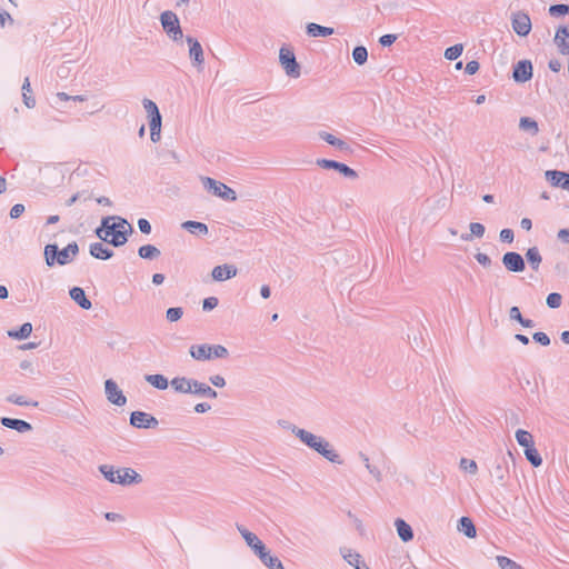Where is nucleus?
<instances>
[{
  "label": "nucleus",
  "mask_w": 569,
  "mask_h": 569,
  "mask_svg": "<svg viewBox=\"0 0 569 569\" xmlns=\"http://www.w3.org/2000/svg\"><path fill=\"white\" fill-rule=\"evenodd\" d=\"M133 232L131 224L119 216L102 218L101 224L96 230L97 237L114 247L127 243L128 236Z\"/></svg>",
  "instance_id": "nucleus-1"
},
{
  "label": "nucleus",
  "mask_w": 569,
  "mask_h": 569,
  "mask_svg": "<svg viewBox=\"0 0 569 569\" xmlns=\"http://www.w3.org/2000/svg\"><path fill=\"white\" fill-rule=\"evenodd\" d=\"M288 428L289 431H291L308 448L315 450L317 453L332 463L342 465L343 460L341 459V456L325 438L295 425H290Z\"/></svg>",
  "instance_id": "nucleus-2"
},
{
  "label": "nucleus",
  "mask_w": 569,
  "mask_h": 569,
  "mask_svg": "<svg viewBox=\"0 0 569 569\" xmlns=\"http://www.w3.org/2000/svg\"><path fill=\"white\" fill-rule=\"evenodd\" d=\"M99 471L111 483L130 486L142 482V477L132 468H116L112 465H101L99 466Z\"/></svg>",
  "instance_id": "nucleus-3"
},
{
  "label": "nucleus",
  "mask_w": 569,
  "mask_h": 569,
  "mask_svg": "<svg viewBox=\"0 0 569 569\" xmlns=\"http://www.w3.org/2000/svg\"><path fill=\"white\" fill-rule=\"evenodd\" d=\"M79 252V247L77 242L69 243L62 250H59L57 244H47L44 247V259L46 263L49 267L54 266L56 263L60 266H64L73 261Z\"/></svg>",
  "instance_id": "nucleus-4"
},
{
  "label": "nucleus",
  "mask_w": 569,
  "mask_h": 569,
  "mask_svg": "<svg viewBox=\"0 0 569 569\" xmlns=\"http://www.w3.org/2000/svg\"><path fill=\"white\" fill-rule=\"evenodd\" d=\"M190 356L197 361L222 359L229 356V351L221 345H192L189 349Z\"/></svg>",
  "instance_id": "nucleus-5"
},
{
  "label": "nucleus",
  "mask_w": 569,
  "mask_h": 569,
  "mask_svg": "<svg viewBox=\"0 0 569 569\" xmlns=\"http://www.w3.org/2000/svg\"><path fill=\"white\" fill-rule=\"evenodd\" d=\"M201 182L204 189L214 194L216 197H219L227 201L237 200L236 191L232 188L224 184L223 182L214 180L210 177H201Z\"/></svg>",
  "instance_id": "nucleus-6"
},
{
  "label": "nucleus",
  "mask_w": 569,
  "mask_h": 569,
  "mask_svg": "<svg viewBox=\"0 0 569 569\" xmlns=\"http://www.w3.org/2000/svg\"><path fill=\"white\" fill-rule=\"evenodd\" d=\"M279 61L287 76L299 78L301 74L300 66L290 48L282 47L279 51Z\"/></svg>",
  "instance_id": "nucleus-7"
},
{
  "label": "nucleus",
  "mask_w": 569,
  "mask_h": 569,
  "mask_svg": "<svg viewBox=\"0 0 569 569\" xmlns=\"http://www.w3.org/2000/svg\"><path fill=\"white\" fill-rule=\"evenodd\" d=\"M160 21L166 33L173 40H180L183 37L179 19L172 11H164L160 16Z\"/></svg>",
  "instance_id": "nucleus-8"
},
{
  "label": "nucleus",
  "mask_w": 569,
  "mask_h": 569,
  "mask_svg": "<svg viewBox=\"0 0 569 569\" xmlns=\"http://www.w3.org/2000/svg\"><path fill=\"white\" fill-rule=\"evenodd\" d=\"M512 30L520 37H526L531 31V20L528 13L517 11L511 14Z\"/></svg>",
  "instance_id": "nucleus-9"
},
{
  "label": "nucleus",
  "mask_w": 569,
  "mask_h": 569,
  "mask_svg": "<svg viewBox=\"0 0 569 569\" xmlns=\"http://www.w3.org/2000/svg\"><path fill=\"white\" fill-rule=\"evenodd\" d=\"M187 43L189 44V57L192 61V64L198 69L202 70L204 63V54L203 49L200 42L190 36L186 38Z\"/></svg>",
  "instance_id": "nucleus-10"
},
{
  "label": "nucleus",
  "mask_w": 569,
  "mask_h": 569,
  "mask_svg": "<svg viewBox=\"0 0 569 569\" xmlns=\"http://www.w3.org/2000/svg\"><path fill=\"white\" fill-rule=\"evenodd\" d=\"M142 104L149 118L150 131H161L162 118L157 104L147 98L142 100Z\"/></svg>",
  "instance_id": "nucleus-11"
},
{
  "label": "nucleus",
  "mask_w": 569,
  "mask_h": 569,
  "mask_svg": "<svg viewBox=\"0 0 569 569\" xmlns=\"http://www.w3.org/2000/svg\"><path fill=\"white\" fill-rule=\"evenodd\" d=\"M104 392L108 401L111 403L122 407L127 403V398L118 387L117 382L112 379H107L104 382Z\"/></svg>",
  "instance_id": "nucleus-12"
},
{
  "label": "nucleus",
  "mask_w": 569,
  "mask_h": 569,
  "mask_svg": "<svg viewBox=\"0 0 569 569\" xmlns=\"http://www.w3.org/2000/svg\"><path fill=\"white\" fill-rule=\"evenodd\" d=\"M317 164L322 169H335L346 178L356 179L358 173L347 164L329 159H318Z\"/></svg>",
  "instance_id": "nucleus-13"
},
{
  "label": "nucleus",
  "mask_w": 569,
  "mask_h": 569,
  "mask_svg": "<svg viewBox=\"0 0 569 569\" xmlns=\"http://www.w3.org/2000/svg\"><path fill=\"white\" fill-rule=\"evenodd\" d=\"M130 423L140 429L156 428L158 420L156 417L143 411H133L130 416Z\"/></svg>",
  "instance_id": "nucleus-14"
},
{
  "label": "nucleus",
  "mask_w": 569,
  "mask_h": 569,
  "mask_svg": "<svg viewBox=\"0 0 569 569\" xmlns=\"http://www.w3.org/2000/svg\"><path fill=\"white\" fill-rule=\"evenodd\" d=\"M502 264L511 272H522L526 268L525 260L521 254L513 251L503 254Z\"/></svg>",
  "instance_id": "nucleus-15"
},
{
  "label": "nucleus",
  "mask_w": 569,
  "mask_h": 569,
  "mask_svg": "<svg viewBox=\"0 0 569 569\" xmlns=\"http://www.w3.org/2000/svg\"><path fill=\"white\" fill-rule=\"evenodd\" d=\"M512 77L517 82H526L532 77V64L529 60L519 61L515 68Z\"/></svg>",
  "instance_id": "nucleus-16"
},
{
  "label": "nucleus",
  "mask_w": 569,
  "mask_h": 569,
  "mask_svg": "<svg viewBox=\"0 0 569 569\" xmlns=\"http://www.w3.org/2000/svg\"><path fill=\"white\" fill-rule=\"evenodd\" d=\"M237 268L233 264H221L212 269L211 276L214 281H224L237 276Z\"/></svg>",
  "instance_id": "nucleus-17"
},
{
  "label": "nucleus",
  "mask_w": 569,
  "mask_h": 569,
  "mask_svg": "<svg viewBox=\"0 0 569 569\" xmlns=\"http://www.w3.org/2000/svg\"><path fill=\"white\" fill-rule=\"evenodd\" d=\"M547 180L556 187H561L563 190L569 191V173L557 170L546 171Z\"/></svg>",
  "instance_id": "nucleus-18"
},
{
  "label": "nucleus",
  "mask_w": 569,
  "mask_h": 569,
  "mask_svg": "<svg viewBox=\"0 0 569 569\" xmlns=\"http://www.w3.org/2000/svg\"><path fill=\"white\" fill-rule=\"evenodd\" d=\"M192 396L200 397V398H209V399H216L218 397V393L214 389H212L209 385L201 382L197 379L192 380Z\"/></svg>",
  "instance_id": "nucleus-19"
},
{
  "label": "nucleus",
  "mask_w": 569,
  "mask_h": 569,
  "mask_svg": "<svg viewBox=\"0 0 569 569\" xmlns=\"http://www.w3.org/2000/svg\"><path fill=\"white\" fill-rule=\"evenodd\" d=\"M319 138L329 143L330 146L335 147L341 152L345 153H351L352 149L351 147L342 139L337 138L336 136L327 132V131H320L318 133Z\"/></svg>",
  "instance_id": "nucleus-20"
},
{
  "label": "nucleus",
  "mask_w": 569,
  "mask_h": 569,
  "mask_svg": "<svg viewBox=\"0 0 569 569\" xmlns=\"http://www.w3.org/2000/svg\"><path fill=\"white\" fill-rule=\"evenodd\" d=\"M0 422L6 428L13 429L20 433H26L32 430V426L29 422L20 419L3 417L0 419Z\"/></svg>",
  "instance_id": "nucleus-21"
},
{
  "label": "nucleus",
  "mask_w": 569,
  "mask_h": 569,
  "mask_svg": "<svg viewBox=\"0 0 569 569\" xmlns=\"http://www.w3.org/2000/svg\"><path fill=\"white\" fill-rule=\"evenodd\" d=\"M555 42L561 54L569 53V27H562L557 30Z\"/></svg>",
  "instance_id": "nucleus-22"
},
{
  "label": "nucleus",
  "mask_w": 569,
  "mask_h": 569,
  "mask_svg": "<svg viewBox=\"0 0 569 569\" xmlns=\"http://www.w3.org/2000/svg\"><path fill=\"white\" fill-rule=\"evenodd\" d=\"M192 380L193 378L187 377H174L170 381L171 388L178 393L191 395L192 392Z\"/></svg>",
  "instance_id": "nucleus-23"
},
{
  "label": "nucleus",
  "mask_w": 569,
  "mask_h": 569,
  "mask_svg": "<svg viewBox=\"0 0 569 569\" xmlns=\"http://www.w3.org/2000/svg\"><path fill=\"white\" fill-rule=\"evenodd\" d=\"M71 299L78 303L82 309L89 310L92 307L91 301L86 297L84 290L80 287H73L70 290Z\"/></svg>",
  "instance_id": "nucleus-24"
},
{
  "label": "nucleus",
  "mask_w": 569,
  "mask_h": 569,
  "mask_svg": "<svg viewBox=\"0 0 569 569\" xmlns=\"http://www.w3.org/2000/svg\"><path fill=\"white\" fill-rule=\"evenodd\" d=\"M395 526H396L399 538L403 542H408V541L412 540L413 531H412L411 527L403 519L398 518L395 521Z\"/></svg>",
  "instance_id": "nucleus-25"
},
{
  "label": "nucleus",
  "mask_w": 569,
  "mask_h": 569,
  "mask_svg": "<svg viewBox=\"0 0 569 569\" xmlns=\"http://www.w3.org/2000/svg\"><path fill=\"white\" fill-rule=\"evenodd\" d=\"M90 254L96 259L107 260L113 256V252L101 242H94L90 244Z\"/></svg>",
  "instance_id": "nucleus-26"
},
{
  "label": "nucleus",
  "mask_w": 569,
  "mask_h": 569,
  "mask_svg": "<svg viewBox=\"0 0 569 569\" xmlns=\"http://www.w3.org/2000/svg\"><path fill=\"white\" fill-rule=\"evenodd\" d=\"M333 28L323 27L313 22L307 24V33L310 37H329L333 34Z\"/></svg>",
  "instance_id": "nucleus-27"
},
{
  "label": "nucleus",
  "mask_w": 569,
  "mask_h": 569,
  "mask_svg": "<svg viewBox=\"0 0 569 569\" xmlns=\"http://www.w3.org/2000/svg\"><path fill=\"white\" fill-rule=\"evenodd\" d=\"M144 379L148 383H150L152 387L159 390H166L169 386L168 379L160 373L147 375Z\"/></svg>",
  "instance_id": "nucleus-28"
},
{
  "label": "nucleus",
  "mask_w": 569,
  "mask_h": 569,
  "mask_svg": "<svg viewBox=\"0 0 569 569\" xmlns=\"http://www.w3.org/2000/svg\"><path fill=\"white\" fill-rule=\"evenodd\" d=\"M470 233H462L461 240L463 241H470L472 237L476 238H482L486 231V228L482 223L479 222H471L469 224Z\"/></svg>",
  "instance_id": "nucleus-29"
},
{
  "label": "nucleus",
  "mask_w": 569,
  "mask_h": 569,
  "mask_svg": "<svg viewBox=\"0 0 569 569\" xmlns=\"http://www.w3.org/2000/svg\"><path fill=\"white\" fill-rule=\"evenodd\" d=\"M526 259L530 267L537 271L539 269V266L542 261V257L540 254V251L537 247H531L526 252Z\"/></svg>",
  "instance_id": "nucleus-30"
},
{
  "label": "nucleus",
  "mask_w": 569,
  "mask_h": 569,
  "mask_svg": "<svg viewBox=\"0 0 569 569\" xmlns=\"http://www.w3.org/2000/svg\"><path fill=\"white\" fill-rule=\"evenodd\" d=\"M519 128L523 131L529 132L531 136H536L539 132L538 122L529 117H521L519 120Z\"/></svg>",
  "instance_id": "nucleus-31"
},
{
  "label": "nucleus",
  "mask_w": 569,
  "mask_h": 569,
  "mask_svg": "<svg viewBox=\"0 0 569 569\" xmlns=\"http://www.w3.org/2000/svg\"><path fill=\"white\" fill-rule=\"evenodd\" d=\"M459 531L463 532L468 538H475L476 537V527L470 518L468 517H461L459 520Z\"/></svg>",
  "instance_id": "nucleus-32"
},
{
  "label": "nucleus",
  "mask_w": 569,
  "mask_h": 569,
  "mask_svg": "<svg viewBox=\"0 0 569 569\" xmlns=\"http://www.w3.org/2000/svg\"><path fill=\"white\" fill-rule=\"evenodd\" d=\"M182 228L194 234L208 233L207 224L198 221H186L182 223Z\"/></svg>",
  "instance_id": "nucleus-33"
},
{
  "label": "nucleus",
  "mask_w": 569,
  "mask_h": 569,
  "mask_svg": "<svg viewBox=\"0 0 569 569\" xmlns=\"http://www.w3.org/2000/svg\"><path fill=\"white\" fill-rule=\"evenodd\" d=\"M491 477L496 479L498 483L502 485L508 477L507 466L501 462H497L491 469Z\"/></svg>",
  "instance_id": "nucleus-34"
},
{
  "label": "nucleus",
  "mask_w": 569,
  "mask_h": 569,
  "mask_svg": "<svg viewBox=\"0 0 569 569\" xmlns=\"http://www.w3.org/2000/svg\"><path fill=\"white\" fill-rule=\"evenodd\" d=\"M237 529L250 548H252L254 545L257 546V543H260V539L257 537V535L249 531L246 527L237 525Z\"/></svg>",
  "instance_id": "nucleus-35"
},
{
  "label": "nucleus",
  "mask_w": 569,
  "mask_h": 569,
  "mask_svg": "<svg viewBox=\"0 0 569 569\" xmlns=\"http://www.w3.org/2000/svg\"><path fill=\"white\" fill-rule=\"evenodd\" d=\"M32 332V325L30 322L23 323L19 330H11L8 332L9 337L22 340L27 339Z\"/></svg>",
  "instance_id": "nucleus-36"
},
{
  "label": "nucleus",
  "mask_w": 569,
  "mask_h": 569,
  "mask_svg": "<svg viewBox=\"0 0 569 569\" xmlns=\"http://www.w3.org/2000/svg\"><path fill=\"white\" fill-rule=\"evenodd\" d=\"M138 253L142 259H156L160 256V250L152 244H144L139 248Z\"/></svg>",
  "instance_id": "nucleus-37"
},
{
  "label": "nucleus",
  "mask_w": 569,
  "mask_h": 569,
  "mask_svg": "<svg viewBox=\"0 0 569 569\" xmlns=\"http://www.w3.org/2000/svg\"><path fill=\"white\" fill-rule=\"evenodd\" d=\"M516 439L517 442L525 449L532 447L535 445L532 436L528 431L522 429L516 431Z\"/></svg>",
  "instance_id": "nucleus-38"
},
{
  "label": "nucleus",
  "mask_w": 569,
  "mask_h": 569,
  "mask_svg": "<svg viewBox=\"0 0 569 569\" xmlns=\"http://www.w3.org/2000/svg\"><path fill=\"white\" fill-rule=\"evenodd\" d=\"M22 91H23L22 92L23 103L26 104V107L33 108L36 106V100L33 97L30 96L31 86H30L29 78L24 79L23 84H22Z\"/></svg>",
  "instance_id": "nucleus-39"
},
{
  "label": "nucleus",
  "mask_w": 569,
  "mask_h": 569,
  "mask_svg": "<svg viewBox=\"0 0 569 569\" xmlns=\"http://www.w3.org/2000/svg\"><path fill=\"white\" fill-rule=\"evenodd\" d=\"M340 553L342 558L351 566H357L360 562L361 556L358 552H355L353 550L349 548H341Z\"/></svg>",
  "instance_id": "nucleus-40"
},
{
  "label": "nucleus",
  "mask_w": 569,
  "mask_h": 569,
  "mask_svg": "<svg viewBox=\"0 0 569 569\" xmlns=\"http://www.w3.org/2000/svg\"><path fill=\"white\" fill-rule=\"evenodd\" d=\"M261 562L269 569H284L280 559L276 556H271L270 552H266V556L260 558Z\"/></svg>",
  "instance_id": "nucleus-41"
},
{
  "label": "nucleus",
  "mask_w": 569,
  "mask_h": 569,
  "mask_svg": "<svg viewBox=\"0 0 569 569\" xmlns=\"http://www.w3.org/2000/svg\"><path fill=\"white\" fill-rule=\"evenodd\" d=\"M352 58H353V61L359 66L366 63L368 60V51H367L366 47H363V46L356 47L352 51Z\"/></svg>",
  "instance_id": "nucleus-42"
},
{
  "label": "nucleus",
  "mask_w": 569,
  "mask_h": 569,
  "mask_svg": "<svg viewBox=\"0 0 569 569\" xmlns=\"http://www.w3.org/2000/svg\"><path fill=\"white\" fill-rule=\"evenodd\" d=\"M7 401L10 403H13V405H18V406H32V407L38 406V401H29L23 396H20L17 393H12V395L8 396Z\"/></svg>",
  "instance_id": "nucleus-43"
},
{
  "label": "nucleus",
  "mask_w": 569,
  "mask_h": 569,
  "mask_svg": "<svg viewBox=\"0 0 569 569\" xmlns=\"http://www.w3.org/2000/svg\"><path fill=\"white\" fill-rule=\"evenodd\" d=\"M525 455L532 466L539 467L542 463V459L533 446L525 449Z\"/></svg>",
  "instance_id": "nucleus-44"
},
{
  "label": "nucleus",
  "mask_w": 569,
  "mask_h": 569,
  "mask_svg": "<svg viewBox=\"0 0 569 569\" xmlns=\"http://www.w3.org/2000/svg\"><path fill=\"white\" fill-rule=\"evenodd\" d=\"M497 562L501 569H523L516 561L505 556H497Z\"/></svg>",
  "instance_id": "nucleus-45"
},
{
  "label": "nucleus",
  "mask_w": 569,
  "mask_h": 569,
  "mask_svg": "<svg viewBox=\"0 0 569 569\" xmlns=\"http://www.w3.org/2000/svg\"><path fill=\"white\" fill-rule=\"evenodd\" d=\"M462 51H463V44L457 43V44L446 49L445 58L448 60H456L461 56Z\"/></svg>",
  "instance_id": "nucleus-46"
},
{
  "label": "nucleus",
  "mask_w": 569,
  "mask_h": 569,
  "mask_svg": "<svg viewBox=\"0 0 569 569\" xmlns=\"http://www.w3.org/2000/svg\"><path fill=\"white\" fill-rule=\"evenodd\" d=\"M460 468L463 471L469 472L471 475H475L478 471L477 462L475 460L467 459V458H461Z\"/></svg>",
  "instance_id": "nucleus-47"
},
{
  "label": "nucleus",
  "mask_w": 569,
  "mask_h": 569,
  "mask_svg": "<svg viewBox=\"0 0 569 569\" xmlns=\"http://www.w3.org/2000/svg\"><path fill=\"white\" fill-rule=\"evenodd\" d=\"M183 310L180 307L169 308L166 312V318L170 322H176L181 319Z\"/></svg>",
  "instance_id": "nucleus-48"
},
{
  "label": "nucleus",
  "mask_w": 569,
  "mask_h": 569,
  "mask_svg": "<svg viewBox=\"0 0 569 569\" xmlns=\"http://www.w3.org/2000/svg\"><path fill=\"white\" fill-rule=\"evenodd\" d=\"M549 13L552 17L569 14V6L568 4H553L549 8Z\"/></svg>",
  "instance_id": "nucleus-49"
},
{
  "label": "nucleus",
  "mask_w": 569,
  "mask_h": 569,
  "mask_svg": "<svg viewBox=\"0 0 569 569\" xmlns=\"http://www.w3.org/2000/svg\"><path fill=\"white\" fill-rule=\"evenodd\" d=\"M561 302H562V297L560 293L552 292V293H549L547 297V305L549 308H552V309L559 308L561 306Z\"/></svg>",
  "instance_id": "nucleus-50"
},
{
  "label": "nucleus",
  "mask_w": 569,
  "mask_h": 569,
  "mask_svg": "<svg viewBox=\"0 0 569 569\" xmlns=\"http://www.w3.org/2000/svg\"><path fill=\"white\" fill-rule=\"evenodd\" d=\"M361 458L365 462V466H366V469L377 479V480H380L381 478V472L379 471V469L375 466H372L370 462H369V458L366 456V455H361Z\"/></svg>",
  "instance_id": "nucleus-51"
},
{
  "label": "nucleus",
  "mask_w": 569,
  "mask_h": 569,
  "mask_svg": "<svg viewBox=\"0 0 569 569\" xmlns=\"http://www.w3.org/2000/svg\"><path fill=\"white\" fill-rule=\"evenodd\" d=\"M533 340L541 346H549L550 345V338L545 332H535L532 336Z\"/></svg>",
  "instance_id": "nucleus-52"
},
{
  "label": "nucleus",
  "mask_w": 569,
  "mask_h": 569,
  "mask_svg": "<svg viewBox=\"0 0 569 569\" xmlns=\"http://www.w3.org/2000/svg\"><path fill=\"white\" fill-rule=\"evenodd\" d=\"M476 260L485 268H489L491 266V259L488 254L478 252L475 254Z\"/></svg>",
  "instance_id": "nucleus-53"
},
{
  "label": "nucleus",
  "mask_w": 569,
  "mask_h": 569,
  "mask_svg": "<svg viewBox=\"0 0 569 569\" xmlns=\"http://www.w3.org/2000/svg\"><path fill=\"white\" fill-rule=\"evenodd\" d=\"M218 299L216 297H209L203 300L202 308L204 311H210L218 306Z\"/></svg>",
  "instance_id": "nucleus-54"
},
{
  "label": "nucleus",
  "mask_w": 569,
  "mask_h": 569,
  "mask_svg": "<svg viewBox=\"0 0 569 569\" xmlns=\"http://www.w3.org/2000/svg\"><path fill=\"white\" fill-rule=\"evenodd\" d=\"M209 381L217 388H223L226 386V379L221 375H213L209 377Z\"/></svg>",
  "instance_id": "nucleus-55"
},
{
  "label": "nucleus",
  "mask_w": 569,
  "mask_h": 569,
  "mask_svg": "<svg viewBox=\"0 0 569 569\" xmlns=\"http://www.w3.org/2000/svg\"><path fill=\"white\" fill-rule=\"evenodd\" d=\"M522 318L523 317L521 316L520 309L518 307L513 306L509 309V319L510 320L517 321L520 323Z\"/></svg>",
  "instance_id": "nucleus-56"
},
{
  "label": "nucleus",
  "mask_w": 569,
  "mask_h": 569,
  "mask_svg": "<svg viewBox=\"0 0 569 569\" xmlns=\"http://www.w3.org/2000/svg\"><path fill=\"white\" fill-rule=\"evenodd\" d=\"M24 212V206L21 203L14 204L10 210V218L17 219Z\"/></svg>",
  "instance_id": "nucleus-57"
},
{
  "label": "nucleus",
  "mask_w": 569,
  "mask_h": 569,
  "mask_svg": "<svg viewBox=\"0 0 569 569\" xmlns=\"http://www.w3.org/2000/svg\"><path fill=\"white\" fill-rule=\"evenodd\" d=\"M499 236H500V240L502 242H509V243L513 241V237H515L513 231L511 229H502L500 231Z\"/></svg>",
  "instance_id": "nucleus-58"
},
{
  "label": "nucleus",
  "mask_w": 569,
  "mask_h": 569,
  "mask_svg": "<svg viewBox=\"0 0 569 569\" xmlns=\"http://www.w3.org/2000/svg\"><path fill=\"white\" fill-rule=\"evenodd\" d=\"M251 549L259 559L266 556V552H268L264 543L261 540L260 543H257V546L254 545Z\"/></svg>",
  "instance_id": "nucleus-59"
},
{
  "label": "nucleus",
  "mask_w": 569,
  "mask_h": 569,
  "mask_svg": "<svg viewBox=\"0 0 569 569\" xmlns=\"http://www.w3.org/2000/svg\"><path fill=\"white\" fill-rule=\"evenodd\" d=\"M138 227H139L140 231L144 234H149L151 232V224L144 218H141L138 220Z\"/></svg>",
  "instance_id": "nucleus-60"
},
{
  "label": "nucleus",
  "mask_w": 569,
  "mask_h": 569,
  "mask_svg": "<svg viewBox=\"0 0 569 569\" xmlns=\"http://www.w3.org/2000/svg\"><path fill=\"white\" fill-rule=\"evenodd\" d=\"M479 62L476 61V60H472V61H469L467 64H466V68H465V71L466 73L472 76L475 74L476 72H478L479 70Z\"/></svg>",
  "instance_id": "nucleus-61"
},
{
  "label": "nucleus",
  "mask_w": 569,
  "mask_h": 569,
  "mask_svg": "<svg viewBox=\"0 0 569 569\" xmlns=\"http://www.w3.org/2000/svg\"><path fill=\"white\" fill-rule=\"evenodd\" d=\"M396 40H397L396 34H385V36L380 37L379 42L381 43V46L388 47V46H391Z\"/></svg>",
  "instance_id": "nucleus-62"
},
{
  "label": "nucleus",
  "mask_w": 569,
  "mask_h": 569,
  "mask_svg": "<svg viewBox=\"0 0 569 569\" xmlns=\"http://www.w3.org/2000/svg\"><path fill=\"white\" fill-rule=\"evenodd\" d=\"M211 409V406L207 402H199L194 406V411L197 413H204Z\"/></svg>",
  "instance_id": "nucleus-63"
},
{
  "label": "nucleus",
  "mask_w": 569,
  "mask_h": 569,
  "mask_svg": "<svg viewBox=\"0 0 569 569\" xmlns=\"http://www.w3.org/2000/svg\"><path fill=\"white\" fill-rule=\"evenodd\" d=\"M557 237L560 241L569 243V229H560Z\"/></svg>",
  "instance_id": "nucleus-64"
}]
</instances>
